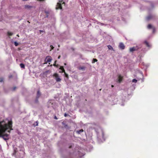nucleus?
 Returning a JSON list of instances; mask_svg holds the SVG:
<instances>
[{
    "label": "nucleus",
    "mask_w": 158,
    "mask_h": 158,
    "mask_svg": "<svg viewBox=\"0 0 158 158\" xmlns=\"http://www.w3.org/2000/svg\"><path fill=\"white\" fill-rule=\"evenodd\" d=\"M12 122L7 119L0 121V138L2 137L5 140H8L9 135L5 134L6 131L10 133L11 130H13Z\"/></svg>",
    "instance_id": "obj_1"
},
{
    "label": "nucleus",
    "mask_w": 158,
    "mask_h": 158,
    "mask_svg": "<svg viewBox=\"0 0 158 158\" xmlns=\"http://www.w3.org/2000/svg\"><path fill=\"white\" fill-rule=\"evenodd\" d=\"M65 4V3L64 2H63L62 0H60L59 1L56 5V9H60L61 10L62 8L61 4Z\"/></svg>",
    "instance_id": "obj_2"
},
{
    "label": "nucleus",
    "mask_w": 158,
    "mask_h": 158,
    "mask_svg": "<svg viewBox=\"0 0 158 158\" xmlns=\"http://www.w3.org/2000/svg\"><path fill=\"white\" fill-rule=\"evenodd\" d=\"M53 76L55 77L56 82H60L61 81V78L59 77L58 74L57 73H55L53 75Z\"/></svg>",
    "instance_id": "obj_3"
},
{
    "label": "nucleus",
    "mask_w": 158,
    "mask_h": 158,
    "mask_svg": "<svg viewBox=\"0 0 158 158\" xmlns=\"http://www.w3.org/2000/svg\"><path fill=\"white\" fill-rule=\"evenodd\" d=\"M52 60V59L50 56H47L45 60V62L46 63L51 62Z\"/></svg>",
    "instance_id": "obj_4"
},
{
    "label": "nucleus",
    "mask_w": 158,
    "mask_h": 158,
    "mask_svg": "<svg viewBox=\"0 0 158 158\" xmlns=\"http://www.w3.org/2000/svg\"><path fill=\"white\" fill-rule=\"evenodd\" d=\"M139 48L137 46L134 47H133L130 48L129 50L130 52H133L134 51L137 50Z\"/></svg>",
    "instance_id": "obj_5"
},
{
    "label": "nucleus",
    "mask_w": 158,
    "mask_h": 158,
    "mask_svg": "<svg viewBox=\"0 0 158 158\" xmlns=\"http://www.w3.org/2000/svg\"><path fill=\"white\" fill-rule=\"evenodd\" d=\"M119 47L121 49L123 50L125 48V46L123 43H120L119 44Z\"/></svg>",
    "instance_id": "obj_6"
},
{
    "label": "nucleus",
    "mask_w": 158,
    "mask_h": 158,
    "mask_svg": "<svg viewBox=\"0 0 158 158\" xmlns=\"http://www.w3.org/2000/svg\"><path fill=\"white\" fill-rule=\"evenodd\" d=\"M41 95V93L39 90L38 91L37 94L36 96V100L35 101L36 102H38V98L40 97Z\"/></svg>",
    "instance_id": "obj_7"
},
{
    "label": "nucleus",
    "mask_w": 158,
    "mask_h": 158,
    "mask_svg": "<svg viewBox=\"0 0 158 158\" xmlns=\"http://www.w3.org/2000/svg\"><path fill=\"white\" fill-rule=\"evenodd\" d=\"M148 28L149 29L152 28L153 32V33L155 31V28L154 27H152V25L151 24H148Z\"/></svg>",
    "instance_id": "obj_8"
},
{
    "label": "nucleus",
    "mask_w": 158,
    "mask_h": 158,
    "mask_svg": "<svg viewBox=\"0 0 158 158\" xmlns=\"http://www.w3.org/2000/svg\"><path fill=\"white\" fill-rule=\"evenodd\" d=\"M123 77H122L120 75H119L118 77V81L119 83H120L122 81Z\"/></svg>",
    "instance_id": "obj_9"
},
{
    "label": "nucleus",
    "mask_w": 158,
    "mask_h": 158,
    "mask_svg": "<svg viewBox=\"0 0 158 158\" xmlns=\"http://www.w3.org/2000/svg\"><path fill=\"white\" fill-rule=\"evenodd\" d=\"M85 67L84 66H79L78 67V69L79 70H84L85 69Z\"/></svg>",
    "instance_id": "obj_10"
},
{
    "label": "nucleus",
    "mask_w": 158,
    "mask_h": 158,
    "mask_svg": "<svg viewBox=\"0 0 158 158\" xmlns=\"http://www.w3.org/2000/svg\"><path fill=\"white\" fill-rule=\"evenodd\" d=\"M25 8L27 9H30L32 7V6H29L28 5H26L24 6Z\"/></svg>",
    "instance_id": "obj_11"
},
{
    "label": "nucleus",
    "mask_w": 158,
    "mask_h": 158,
    "mask_svg": "<svg viewBox=\"0 0 158 158\" xmlns=\"http://www.w3.org/2000/svg\"><path fill=\"white\" fill-rule=\"evenodd\" d=\"M84 131V130L81 129L79 130H77L76 131V133L78 134H80L81 132Z\"/></svg>",
    "instance_id": "obj_12"
},
{
    "label": "nucleus",
    "mask_w": 158,
    "mask_h": 158,
    "mask_svg": "<svg viewBox=\"0 0 158 158\" xmlns=\"http://www.w3.org/2000/svg\"><path fill=\"white\" fill-rule=\"evenodd\" d=\"M59 69H61L62 70V72H60V73H63L65 72V70L64 69V67L63 66H60V67L59 68Z\"/></svg>",
    "instance_id": "obj_13"
},
{
    "label": "nucleus",
    "mask_w": 158,
    "mask_h": 158,
    "mask_svg": "<svg viewBox=\"0 0 158 158\" xmlns=\"http://www.w3.org/2000/svg\"><path fill=\"white\" fill-rule=\"evenodd\" d=\"M144 43L147 47H151V45L149 44L148 43L147 41H145Z\"/></svg>",
    "instance_id": "obj_14"
},
{
    "label": "nucleus",
    "mask_w": 158,
    "mask_h": 158,
    "mask_svg": "<svg viewBox=\"0 0 158 158\" xmlns=\"http://www.w3.org/2000/svg\"><path fill=\"white\" fill-rule=\"evenodd\" d=\"M108 48L109 49L111 50H114V49L113 47L110 45L108 46Z\"/></svg>",
    "instance_id": "obj_15"
},
{
    "label": "nucleus",
    "mask_w": 158,
    "mask_h": 158,
    "mask_svg": "<svg viewBox=\"0 0 158 158\" xmlns=\"http://www.w3.org/2000/svg\"><path fill=\"white\" fill-rule=\"evenodd\" d=\"M20 66L21 68L25 69V65L21 63L20 64Z\"/></svg>",
    "instance_id": "obj_16"
},
{
    "label": "nucleus",
    "mask_w": 158,
    "mask_h": 158,
    "mask_svg": "<svg viewBox=\"0 0 158 158\" xmlns=\"http://www.w3.org/2000/svg\"><path fill=\"white\" fill-rule=\"evenodd\" d=\"M62 124L63 125H64V127L65 128H67L68 127V126L67 124H65V123H64V122H63L62 123Z\"/></svg>",
    "instance_id": "obj_17"
},
{
    "label": "nucleus",
    "mask_w": 158,
    "mask_h": 158,
    "mask_svg": "<svg viewBox=\"0 0 158 158\" xmlns=\"http://www.w3.org/2000/svg\"><path fill=\"white\" fill-rule=\"evenodd\" d=\"M98 61V60L96 59H93V61H92V62L93 63H94L95 62H97Z\"/></svg>",
    "instance_id": "obj_18"
},
{
    "label": "nucleus",
    "mask_w": 158,
    "mask_h": 158,
    "mask_svg": "<svg viewBox=\"0 0 158 158\" xmlns=\"http://www.w3.org/2000/svg\"><path fill=\"white\" fill-rule=\"evenodd\" d=\"M64 75H65V77H67V78H69V76H68V75L65 72H64Z\"/></svg>",
    "instance_id": "obj_19"
},
{
    "label": "nucleus",
    "mask_w": 158,
    "mask_h": 158,
    "mask_svg": "<svg viewBox=\"0 0 158 158\" xmlns=\"http://www.w3.org/2000/svg\"><path fill=\"white\" fill-rule=\"evenodd\" d=\"M152 18V16L151 15H149L147 17V19L148 20H150Z\"/></svg>",
    "instance_id": "obj_20"
},
{
    "label": "nucleus",
    "mask_w": 158,
    "mask_h": 158,
    "mask_svg": "<svg viewBox=\"0 0 158 158\" xmlns=\"http://www.w3.org/2000/svg\"><path fill=\"white\" fill-rule=\"evenodd\" d=\"M8 35H10V36H11V35H13V33H12V32H8Z\"/></svg>",
    "instance_id": "obj_21"
},
{
    "label": "nucleus",
    "mask_w": 158,
    "mask_h": 158,
    "mask_svg": "<svg viewBox=\"0 0 158 158\" xmlns=\"http://www.w3.org/2000/svg\"><path fill=\"white\" fill-rule=\"evenodd\" d=\"M56 62H57L56 60H55V61L54 64L53 65V66H54L55 67H57V65H56Z\"/></svg>",
    "instance_id": "obj_22"
},
{
    "label": "nucleus",
    "mask_w": 158,
    "mask_h": 158,
    "mask_svg": "<svg viewBox=\"0 0 158 158\" xmlns=\"http://www.w3.org/2000/svg\"><path fill=\"white\" fill-rule=\"evenodd\" d=\"M132 81L133 82L136 83L137 82V80L135 79H133Z\"/></svg>",
    "instance_id": "obj_23"
},
{
    "label": "nucleus",
    "mask_w": 158,
    "mask_h": 158,
    "mask_svg": "<svg viewBox=\"0 0 158 158\" xmlns=\"http://www.w3.org/2000/svg\"><path fill=\"white\" fill-rule=\"evenodd\" d=\"M14 44L16 46H17L19 44L18 43H17L16 42H14Z\"/></svg>",
    "instance_id": "obj_24"
},
{
    "label": "nucleus",
    "mask_w": 158,
    "mask_h": 158,
    "mask_svg": "<svg viewBox=\"0 0 158 158\" xmlns=\"http://www.w3.org/2000/svg\"><path fill=\"white\" fill-rule=\"evenodd\" d=\"M3 79L2 78H0V82H2L3 81Z\"/></svg>",
    "instance_id": "obj_25"
},
{
    "label": "nucleus",
    "mask_w": 158,
    "mask_h": 158,
    "mask_svg": "<svg viewBox=\"0 0 158 158\" xmlns=\"http://www.w3.org/2000/svg\"><path fill=\"white\" fill-rule=\"evenodd\" d=\"M50 47L51 48V49L50 50V51H51L54 48L52 45H50Z\"/></svg>",
    "instance_id": "obj_26"
},
{
    "label": "nucleus",
    "mask_w": 158,
    "mask_h": 158,
    "mask_svg": "<svg viewBox=\"0 0 158 158\" xmlns=\"http://www.w3.org/2000/svg\"><path fill=\"white\" fill-rule=\"evenodd\" d=\"M16 87H14L13 88V89H12L13 90V91H14V90H15V89H16Z\"/></svg>",
    "instance_id": "obj_27"
},
{
    "label": "nucleus",
    "mask_w": 158,
    "mask_h": 158,
    "mask_svg": "<svg viewBox=\"0 0 158 158\" xmlns=\"http://www.w3.org/2000/svg\"><path fill=\"white\" fill-rule=\"evenodd\" d=\"M68 114L66 113H65L64 114V116L65 117H66L68 116Z\"/></svg>",
    "instance_id": "obj_28"
},
{
    "label": "nucleus",
    "mask_w": 158,
    "mask_h": 158,
    "mask_svg": "<svg viewBox=\"0 0 158 158\" xmlns=\"http://www.w3.org/2000/svg\"><path fill=\"white\" fill-rule=\"evenodd\" d=\"M37 0L38 1H40V2H43V1H45V0Z\"/></svg>",
    "instance_id": "obj_29"
},
{
    "label": "nucleus",
    "mask_w": 158,
    "mask_h": 158,
    "mask_svg": "<svg viewBox=\"0 0 158 158\" xmlns=\"http://www.w3.org/2000/svg\"><path fill=\"white\" fill-rule=\"evenodd\" d=\"M40 33H41V32H43V31L42 30H40Z\"/></svg>",
    "instance_id": "obj_30"
},
{
    "label": "nucleus",
    "mask_w": 158,
    "mask_h": 158,
    "mask_svg": "<svg viewBox=\"0 0 158 158\" xmlns=\"http://www.w3.org/2000/svg\"><path fill=\"white\" fill-rule=\"evenodd\" d=\"M60 56H59L58 57V59H60Z\"/></svg>",
    "instance_id": "obj_31"
},
{
    "label": "nucleus",
    "mask_w": 158,
    "mask_h": 158,
    "mask_svg": "<svg viewBox=\"0 0 158 158\" xmlns=\"http://www.w3.org/2000/svg\"><path fill=\"white\" fill-rule=\"evenodd\" d=\"M111 86L112 87H114V86L113 85H111Z\"/></svg>",
    "instance_id": "obj_32"
},
{
    "label": "nucleus",
    "mask_w": 158,
    "mask_h": 158,
    "mask_svg": "<svg viewBox=\"0 0 158 158\" xmlns=\"http://www.w3.org/2000/svg\"><path fill=\"white\" fill-rule=\"evenodd\" d=\"M64 64L65 65H66V63H64Z\"/></svg>",
    "instance_id": "obj_33"
},
{
    "label": "nucleus",
    "mask_w": 158,
    "mask_h": 158,
    "mask_svg": "<svg viewBox=\"0 0 158 158\" xmlns=\"http://www.w3.org/2000/svg\"><path fill=\"white\" fill-rule=\"evenodd\" d=\"M57 65V67H58V64H57V65Z\"/></svg>",
    "instance_id": "obj_34"
},
{
    "label": "nucleus",
    "mask_w": 158,
    "mask_h": 158,
    "mask_svg": "<svg viewBox=\"0 0 158 158\" xmlns=\"http://www.w3.org/2000/svg\"><path fill=\"white\" fill-rule=\"evenodd\" d=\"M12 77V76H10V77H9V78H11V77Z\"/></svg>",
    "instance_id": "obj_35"
},
{
    "label": "nucleus",
    "mask_w": 158,
    "mask_h": 158,
    "mask_svg": "<svg viewBox=\"0 0 158 158\" xmlns=\"http://www.w3.org/2000/svg\"><path fill=\"white\" fill-rule=\"evenodd\" d=\"M55 118L57 119L56 117V116L55 117Z\"/></svg>",
    "instance_id": "obj_36"
},
{
    "label": "nucleus",
    "mask_w": 158,
    "mask_h": 158,
    "mask_svg": "<svg viewBox=\"0 0 158 158\" xmlns=\"http://www.w3.org/2000/svg\"><path fill=\"white\" fill-rule=\"evenodd\" d=\"M71 147V146H70L69 147V148H70Z\"/></svg>",
    "instance_id": "obj_37"
},
{
    "label": "nucleus",
    "mask_w": 158,
    "mask_h": 158,
    "mask_svg": "<svg viewBox=\"0 0 158 158\" xmlns=\"http://www.w3.org/2000/svg\"><path fill=\"white\" fill-rule=\"evenodd\" d=\"M17 35V36H19V35Z\"/></svg>",
    "instance_id": "obj_38"
},
{
    "label": "nucleus",
    "mask_w": 158,
    "mask_h": 158,
    "mask_svg": "<svg viewBox=\"0 0 158 158\" xmlns=\"http://www.w3.org/2000/svg\"><path fill=\"white\" fill-rule=\"evenodd\" d=\"M37 125H38V123H37V124H36V126H37Z\"/></svg>",
    "instance_id": "obj_39"
}]
</instances>
